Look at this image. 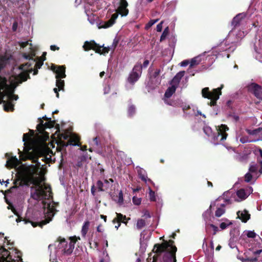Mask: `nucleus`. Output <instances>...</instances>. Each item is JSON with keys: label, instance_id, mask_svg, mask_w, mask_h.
Wrapping results in <instances>:
<instances>
[{"label": "nucleus", "instance_id": "36", "mask_svg": "<svg viewBox=\"0 0 262 262\" xmlns=\"http://www.w3.org/2000/svg\"><path fill=\"white\" fill-rule=\"evenodd\" d=\"M56 85L59 90L63 91L64 86V80H61L60 78L56 79Z\"/></svg>", "mask_w": 262, "mask_h": 262}, {"label": "nucleus", "instance_id": "27", "mask_svg": "<svg viewBox=\"0 0 262 262\" xmlns=\"http://www.w3.org/2000/svg\"><path fill=\"white\" fill-rule=\"evenodd\" d=\"M185 72L182 71L178 73L172 78L171 81V83L177 85L179 83L182 78L184 76Z\"/></svg>", "mask_w": 262, "mask_h": 262}, {"label": "nucleus", "instance_id": "52", "mask_svg": "<svg viewBox=\"0 0 262 262\" xmlns=\"http://www.w3.org/2000/svg\"><path fill=\"white\" fill-rule=\"evenodd\" d=\"M159 20L158 19H152L150 20L146 25L145 26V28L146 29L150 28L152 25H154L156 23H157Z\"/></svg>", "mask_w": 262, "mask_h": 262}, {"label": "nucleus", "instance_id": "29", "mask_svg": "<svg viewBox=\"0 0 262 262\" xmlns=\"http://www.w3.org/2000/svg\"><path fill=\"white\" fill-rule=\"evenodd\" d=\"M176 90V86L172 85L171 87H169L165 93L164 96L166 98H170Z\"/></svg>", "mask_w": 262, "mask_h": 262}, {"label": "nucleus", "instance_id": "8", "mask_svg": "<svg viewBox=\"0 0 262 262\" xmlns=\"http://www.w3.org/2000/svg\"><path fill=\"white\" fill-rule=\"evenodd\" d=\"M246 14L244 13L237 14L232 19L231 26L233 31L243 25L245 22Z\"/></svg>", "mask_w": 262, "mask_h": 262}, {"label": "nucleus", "instance_id": "13", "mask_svg": "<svg viewBox=\"0 0 262 262\" xmlns=\"http://www.w3.org/2000/svg\"><path fill=\"white\" fill-rule=\"evenodd\" d=\"M83 48L85 51L93 50L96 53H100V45L97 44L94 40L85 41Z\"/></svg>", "mask_w": 262, "mask_h": 262}, {"label": "nucleus", "instance_id": "20", "mask_svg": "<svg viewBox=\"0 0 262 262\" xmlns=\"http://www.w3.org/2000/svg\"><path fill=\"white\" fill-rule=\"evenodd\" d=\"M118 16V14L117 13H114L108 20L103 23L101 25L99 26V29H106L112 26L115 24Z\"/></svg>", "mask_w": 262, "mask_h": 262}, {"label": "nucleus", "instance_id": "1", "mask_svg": "<svg viewBox=\"0 0 262 262\" xmlns=\"http://www.w3.org/2000/svg\"><path fill=\"white\" fill-rule=\"evenodd\" d=\"M32 134L30 135L29 133L24 134L23 135V141L24 142V152H21L19 149H18L19 154L20 160L25 161L27 160H32V162L36 163L38 166H40V163L38 161V157L35 155L34 152L31 145L28 143L30 141L34 134V131L30 130Z\"/></svg>", "mask_w": 262, "mask_h": 262}, {"label": "nucleus", "instance_id": "14", "mask_svg": "<svg viewBox=\"0 0 262 262\" xmlns=\"http://www.w3.org/2000/svg\"><path fill=\"white\" fill-rule=\"evenodd\" d=\"M39 120L40 123L37 125V129L40 133H42L46 128L53 127L56 123L55 120H52L51 118H50V120L45 123H43V121L41 119H39Z\"/></svg>", "mask_w": 262, "mask_h": 262}, {"label": "nucleus", "instance_id": "12", "mask_svg": "<svg viewBox=\"0 0 262 262\" xmlns=\"http://www.w3.org/2000/svg\"><path fill=\"white\" fill-rule=\"evenodd\" d=\"M51 70L56 73V79L59 78H64L66 77V67L65 66H55L52 65L51 66Z\"/></svg>", "mask_w": 262, "mask_h": 262}, {"label": "nucleus", "instance_id": "10", "mask_svg": "<svg viewBox=\"0 0 262 262\" xmlns=\"http://www.w3.org/2000/svg\"><path fill=\"white\" fill-rule=\"evenodd\" d=\"M116 216L113 220L112 222L114 224H116L115 228L118 230L121 225V223H123L127 225L128 221L130 218L127 217L126 215L121 214V213H116Z\"/></svg>", "mask_w": 262, "mask_h": 262}, {"label": "nucleus", "instance_id": "53", "mask_svg": "<svg viewBox=\"0 0 262 262\" xmlns=\"http://www.w3.org/2000/svg\"><path fill=\"white\" fill-rule=\"evenodd\" d=\"M25 0H13V4L17 7H20L24 4Z\"/></svg>", "mask_w": 262, "mask_h": 262}, {"label": "nucleus", "instance_id": "38", "mask_svg": "<svg viewBox=\"0 0 262 262\" xmlns=\"http://www.w3.org/2000/svg\"><path fill=\"white\" fill-rule=\"evenodd\" d=\"M138 174L140 178L144 182L147 181V177L146 174H145L144 170L143 169H141L138 171Z\"/></svg>", "mask_w": 262, "mask_h": 262}, {"label": "nucleus", "instance_id": "55", "mask_svg": "<svg viewBox=\"0 0 262 262\" xmlns=\"http://www.w3.org/2000/svg\"><path fill=\"white\" fill-rule=\"evenodd\" d=\"M258 166L256 165H252L250 166L249 170L250 172L255 173L257 171Z\"/></svg>", "mask_w": 262, "mask_h": 262}, {"label": "nucleus", "instance_id": "40", "mask_svg": "<svg viewBox=\"0 0 262 262\" xmlns=\"http://www.w3.org/2000/svg\"><path fill=\"white\" fill-rule=\"evenodd\" d=\"M165 102L169 105H171V106H174V107H180V104L181 103V102H179L177 101L172 100H165Z\"/></svg>", "mask_w": 262, "mask_h": 262}, {"label": "nucleus", "instance_id": "62", "mask_svg": "<svg viewBox=\"0 0 262 262\" xmlns=\"http://www.w3.org/2000/svg\"><path fill=\"white\" fill-rule=\"evenodd\" d=\"M209 226L211 227L213 230V235H215L216 232L219 231L218 227L213 224H210Z\"/></svg>", "mask_w": 262, "mask_h": 262}, {"label": "nucleus", "instance_id": "48", "mask_svg": "<svg viewBox=\"0 0 262 262\" xmlns=\"http://www.w3.org/2000/svg\"><path fill=\"white\" fill-rule=\"evenodd\" d=\"M258 260L257 257H246L242 259L243 262H255Z\"/></svg>", "mask_w": 262, "mask_h": 262}, {"label": "nucleus", "instance_id": "49", "mask_svg": "<svg viewBox=\"0 0 262 262\" xmlns=\"http://www.w3.org/2000/svg\"><path fill=\"white\" fill-rule=\"evenodd\" d=\"M149 189V199L151 201H156V198L155 196V193L154 191H152L150 188Z\"/></svg>", "mask_w": 262, "mask_h": 262}, {"label": "nucleus", "instance_id": "60", "mask_svg": "<svg viewBox=\"0 0 262 262\" xmlns=\"http://www.w3.org/2000/svg\"><path fill=\"white\" fill-rule=\"evenodd\" d=\"M60 137L64 140H68L70 136L68 133H64L60 134Z\"/></svg>", "mask_w": 262, "mask_h": 262}, {"label": "nucleus", "instance_id": "6", "mask_svg": "<svg viewBox=\"0 0 262 262\" xmlns=\"http://www.w3.org/2000/svg\"><path fill=\"white\" fill-rule=\"evenodd\" d=\"M12 207V211H13V212L15 214H16V215L18 216V217L16 220V222H17V223L20 222L21 221H23L24 222L25 224L31 223L33 227H36L37 226H39L41 228H42L43 227V226H44V225H46L47 224L49 223V222H50V220H47V219H46L45 220L42 221H41L40 222H33V221H31L29 219H27V218H25V219H24L23 220V218L21 217L18 216V214L17 213L16 210H15V209L13 207Z\"/></svg>", "mask_w": 262, "mask_h": 262}, {"label": "nucleus", "instance_id": "7", "mask_svg": "<svg viewBox=\"0 0 262 262\" xmlns=\"http://www.w3.org/2000/svg\"><path fill=\"white\" fill-rule=\"evenodd\" d=\"M174 243L173 241L169 239L168 241H164L161 244H156L155 245L154 248V250L156 248L155 252L158 254H160L162 252L166 251L169 248L172 250V248L175 246L173 245Z\"/></svg>", "mask_w": 262, "mask_h": 262}, {"label": "nucleus", "instance_id": "37", "mask_svg": "<svg viewBox=\"0 0 262 262\" xmlns=\"http://www.w3.org/2000/svg\"><path fill=\"white\" fill-rule=\"evenodd\" d=\"M114 201L117 202L120 205H121L123 203V192L121 190L119 192V194L118 195H116V196L114 199Z\"/></svg>", "mask_w": 262, "mask_h": 262}, {"label": "nucleus", "instance_id": "46", "mask_svg": "<svg viewBox=\"0 0 262 262\" xmlns=\"http://www.w3.org/2000/svg\"><path fill=\"white\" fill-rule=\"evenodd\" d=\"M20 180L21 179H20L19 176H17L16 178L15 179L13 182L14 186H12L11 189L17 188L20 186L19 184H20L19 182H20Z\"/></svg>", "mask_w": 262, "mask_h": 262}, {"label": "nucleus", "instance_id": "2", "mask_svg": "<svg viewBox=\"0 0 262 262\" xmlns=\"http://www.w3.org/2000/svg\"><path fill=\"white\" fill-rule=\"evenodd\" d=\"M224 85L222 84L221 87L214 89L210 92L209 88L206 87L203 88L202 90V96L205 98L210 99L209 105L211 106L216 105V101L219 99L220 96L222 94L221 90L223 88Z\"/></svg>", "mask_w": 262, "mask_h": 262}, {"label": "nucleus", "instance_id": "63", "mask_svg": "<svg viewBox=\"0 0 262 262\" xmlns=\"http://www.w3.org/2000/svg\"><path fill=\"white\" fill-rule=\"evenodd\" d=\"M240 142L242 143H245L249 142L248 137L247 136L242 137L240 138Z\"/></svg>", "mask_w": 262, "mask_h": 262}, {"label": "nucleus", "instance_id": "64", "mask_svg": "<svg viewBox=\"0 0 262 262\" xmlns=\"http://www.w3.org/2000/svg\"><path fill=\"white\" fill-rule=\"evenodd\" d=\"M162 24L163 21H161L160 23L157 25L156 27V30L157 32H161L162 30Z\"/></svg>", "mask_w": 262, "mask_h": 262}, {"label": "nucleus", "instance_id": "61", "mask_svg": "<svg viewBox=\"0 0 262 262\" xmlns=\"http://www.w3.org/2000/svg\"><path fill=\"white\" fill-rule=\"evenodd\" d=\"M119 41L118 39L116 38L114 40L113 44L111 46V49L113 51H114L115 48H116L117 45L118 44Z\"/></svg>", "mask_w": 262, "mask_h": 262}, {"label": "nucleus", "instance_id": "25", "mask_svg": "<svg viewBox=\"0 0 262 262\" xmlns=\"http://www.w3.org/2000/svg\"><path fill=\"white\" fill-rule=\"evenodd\" d=\"M30 77L29 74L27 71L20 73L17 76L16 80L19 83H21L24 81H27L28 79H30Z\"/></svg>", "mask_w": 262, "mask_h": 262}, {"label": "nucleus", "instance_id": "3", "mask_svg": "<svg viewBox=\"0 0 262 262\" xmlns=\"http://www.w3.org/2000/svg\"><path fill=\"white\" fill-rule=\"evenodd\" d=\"M229 129V127L226 124H221L219 126L216 132L212 135V141L214 144H219L226 140L228 136L227 131Z\"/></svg>", "mask_w": 262, "mask_h": 262}, {"label": "nucleus", "instance_id": "50", "mask_svg": "<svg viewBox=\"0 0 262 262\" xmlns=\"http://www.w3.org/2000/svg\"><path fill=\"white\" fill-rule=\"evenodd\" d=\"M180 107L182 108V110L185 114H186V111L190 108V106L188 104H184L183 103L181 102Z\"/></svg>", "mask_w": 262, "mask_h": 262}, {"label": "nucleus", "instance_id": "28", "mask_svg": "<svg viewBox=\"0 0 262 262\" xmlns=\"http://www.w3.org/2000/svg\"><path fill=\"white\" fill-rule=\"evenodd\" d=\"M225 204H222L220 207L216 208L215 212V216L216 217H219L225 213Z\"/></svg>", "mask_w": 262, "mask_h": 262}, {"label": "nucleus", "instance_id": "24", "mask_svg": "<svg viewBox=\"0 0 262 262\" xmlns=\"http://www.w3.org/2000/svg\"><path fill=\"white\" fill-rule=\"evenodd\" d=\"M70 239L71 241L69 244L68 250H66V251H64V252L68 254V255H71L72 253L73 249L75 247V243H76L78 239H80V238L79 237L77 238L76 237V236H75L70 237Z\"/></svg>", "mask_w": 262, "mask_h": 262}, {"label": "nucleus", "instance_id": "21", "mask_svg": "<svg viewBox=\"0 0 262 262\" xmlns=\"http://www.w3.org/2000/svg\"><path fill=\"white\" fill-rule=\"evenodd\" d=\"M80 138L76 135H72L67 142H63V145L68 146V145H79L78 142L79 141Z\"/></svg>", "mask_w": 262, "mask_h": 262}, {"label": "nucleus", "instance_id": "31", "mask_svg": "<svg viewBox=\"0 0 262 262\" xmlns=\"http://www.w3.org/2000/svg\"><path fill=\"white\" fill-rule=\"evenodd\" d=\"M4 110L6 112L13 111L14 104L11 101H7L4 105Z\"/></svg>", "mask_w": 262, "mask_h": 262}, {"label": "nucleus", "instance_id": "57", "mask_svg": "<svg viewBox=\"0 0 262 262\" xmlns=\"http://www.w3.org/2000/svg\"><path fill=\"white\" fill-rule=\"evenodd\" d=\"M232 222H230L228 224H227L226 223H224V222H223L222 223L220 224V227L222 229V230H224L226 228H227V227L230 225H232Z\"/></svg>", "mask_w": 262, "mask_h": 262}, {"label": "nucleus", "instance_id": "43", "mask_svg": "<svg viewBox=\"0 0 262 262\" xmlns=\"http://www.w3.org/2000/svg\"><path fill=\"white\" fill-rule=\"evenodd\" d=\"M37 59L38 60H36V62H35V67L37 69H40L43 63V61L46 59V58L45 57V58L42 59H40L37 58Z\"/></svg>", "mask_w": 262, "mask_h": 262}, {"label": "nucleus", "instance_id": "45", "mask_svg": "<svg viewBox=\"0 0 262 262\" xmlns=\"http://www.w3.org/2000/svg\"><path fill=\"white\" fill-rule=\"evenodd\" d=\"M31 197L35 200H40L41 198L39 196V194L37 191L36 189H35L34 192L31 193Z\"/></svg>", "mask_w": 262, "mask_h": 262}, {"label": "nucleus", "instance_id": "51", "mask_svg": "<svg viewBox=\"0 0 262 262\" xmlns=\"http://www.w3.org/2000/svg\"><path fill=\"white\" fill-rule=\"evenodd\" d=\"M13 90L9 92L8 97L10 100H17L18 98V97L17 95H15L13 94Z\"/></svg>", "mask_w": 262, "mask_h": 262}, {"label": "nucleus", "instance_id": "9", "mask_svg": "<svg viewBox=\"0 0 262 262\" xmlns=\"http://www.w3.org/2000/svg\"><path fill=\"white\" fill-rule=\"evenodd\" d=\"M7 82L5 77L0 75V98L4 99L6 95L8 96L10 87Z\"/></svg>", "mask_w": 262, "mask_h": 262}, {"label": "nucleus", "instance_id": "54", "mask_svg": "<svg viewBox=\"0 0 262 262\" xmlns=\"http://www.w3.org/2000/svg\"><path fill=\"white\" fill-rule=\"evenodd\" d=\"M228 117H231L232 118H233V119L235 121V122H237L239 119V117L238 116L235 115L234 113H230L228 115Z\"/></svg>", "mask_w": 262, "mask_h": 262}, {"label": "nucleus", "instance_id": "47", "mask_svg": "<svg viewBox=\"0 0 262 262\" xmlns=\"http://www.w3.org/2000/svg\"><path fill=\"white\" fill-rule=\"evenodd\" d=\"M204 133L208 137L212 135V129L209 126H205L203 128Z\"/></svg>", "mask_w": 262, "mask_h": 262}, {"label": "nucleus", "instance_id": "15", "mask_svg": "<svg viewBox=\"0 0 262 262\" xmlns=\"http://www.w3.org/2000/svg\"><path fill=\"white\" fill-rule=\"evenodd\" d=\"M177 248L176 246L172 248V250L167 251L164 254L163 260L164 262H172L174 260V256H176Z\"/></svg>", "mask_w": 262, "mask_h": 262}, {"label": "nucleus", "instance_id": "18", "mask_svg": "<svg viewBox=\"0 0 262 262\" xmlns=\"http://www.w3.org/2000/svg\"><path fill=\"white\" fill-rule=\"evenodd\" d=\"M6 157L8 158L6 164V166L7 168H12L16 167L19 164V161L16 156H12L11 158H9V154L7 153Z\"/></svg>", "mask_w": 262, "mask_h": 262}, {"label": "nucleus", "instance_id": "44", "mask_svg": "<svg viewBox=\"0 0 262 262\" xmlns=\"http://www.w3.org/2000/svg\"><path fill=\"white\" fill-rule=\"evenodd\" d=\"M169 33V29L168 27H166L164 31L163 32L161 37H160V41H162L165 39L166 36H167L168 34Z\"/></svg>", "mask_w": 262, "mask_h": 262}, {"label": "nucleus", "instance_id": "4", "mask_svg": "<svg viewBox=\"0 0 262 262\" xmlns=\"http://www.w3.org/2000/svg\"><path fill=\"white\" fill-rule=\"evenodd\" d=\"M20 182L19 186H29L31 184L35 186H39L42 182L41 179L39 177H34V173L32 172L29 175H19Z\"/></svg>", "mask_w": 262, "mask_h": 262}, {"label": "nucleus", "instance_id": "30", "mask_svg": "<svg viewBox=\"0 0 262 262\" xmlns=\"http://www.w3.org/2000/svg\"><path fill=\"white\" fill-rule=\"evenodd\" d=\"M96 186L99 191H104L109 188V186L105 185L103 182L101 180H98L97 182Z\"/></svg>", "mask_w": 262, "mask_h": 262}, {"label": "nucleus", "instance_id": "16", "mask_svg": "<svg viewBox=\"0 0 262 262\" xmlns=\"http://www.w3.org/2000/svg\"><path fill=\"white\" fill-rule=\"evenodd\" d=\"M128 4L126 0H120L119 6L117 9V14L119 13L122 16H126L129 12L127 8Z\"/></svg>", "mask_w": 262, "mask_h": 262}, {"label": "nucleus", "instance_id": "19", "mask_svg": "<svg viewBox=\"0 0 262 262\" xmlns=\"http://www.w3.org/2000/svg\"><path fill=\"white\" fill-rule=\"evenodd\" d=\"M57 242L59 243L57 248L62 249V252L63 254L68 255L67 253L64 252L66 250H68L69 248V244L66 239L61 236H59L57 239Z\"/></svg>", "mask_w": 262, "mask_h": 262}, {"label": "nucleus", "instance_id": "35", "mask_svg": "<svg viewBox=\"0 0 262 262\" xmlns=\"http://www.w3.org/2000/svg\"><path fill=\"white\" fill-rule=\"evenodd\" d=\"M236 195L239 198L242 200L246 199L248 196L245 189L243 188L240 189L237 191Z\"/></svg>", "mask_w": 262, "mask_h": 262}, {"label": "nucleus", "instance_id": "11", "mask_svg": "<svg viewBox=\"0 0 262 262\" xmlns=\"http://www.w3.org/2000/svg\"><path fill=\"white\" fill-rule=\"evenodd\" d=\"M0 262H15L10 255V252L3 246H0Z\"/></svg>", "mask_w": 262, "mask_h": 262}, {"label": "nucleus", "instance_id": "22", "mask_svg": "<svg viewBox=\"0 0 262 262\" xmlns=\"http://www.w3.org/2000/svg\"><path fill=\"white\" fill-rule=\"evenodd\" d=\"M161 73L160 69H156L155 71L150 76V80L155 85H158L161 83V79L159 78V76Z\"/></svg>", "mask_w": 262, "mask_h": 262}, {"label": "nucleus", "instance_id": "39", "mask_svg": "<svg viewBox=\"0 0 262 262\" xmlns=\"http://www.w3.org/2000/svg\"><path fill=\"white\" fill-rule=\"evenodd\" d=\"M110 50H112L111 47H104L103 46H100V53H98L100 54L104 55L106 53H108Z\"/></svg>", "mask_w": 262, "mask_h": 262}, {"label": "nucleus", "instance_id": "41", "mask_svg": "<svg viewBox=\"0 0 262 262\" xmlns=\"http://www.w3.org/2000/svg\"><path fill=\"white\" fill-rule=\"evenodd\" d=\"M199 58L198 57H195L192 58L190 62V68H193L194 66L198 65L200 61L199 60Z\"/></svg>", "mask_w": 262, "mask_h": 262}, {"label": "nucleus", "instance_id": "58", "mask_svg": "<svg viewBox=\"0 0 262 262\" xmlns=\"http://www.w3.org/2000/svg\"><path fill=\"white\" fill-rule=\"evenodd\" d=\"M252 176L250 173H247L245 176V181L246 182H249L251 181Z\"/></svg>", "mask_w": 262, "mask_h": 262}, {"label": "nucleus", "instance_id": "34", "mask_svg": "<svg viewBox=\"0 0 262 262\" xmlns=\"http://www.w3.org/2000/svg\"><path fill=\"white\" fill-rule=\"evenodd\" d=\"M136 113V107L134 105L130 104L128 105L127 108V115L129 117H132Z\"/></svg>", "mask_w": 262, "mask_h": 262}, {"label": "nucleus", "instance_id": "5", "mask_svg": "<svg viewBox=\"0 0 262 262\" xmlns=\"http://www.w3.org/2000/svg\"><path fill=\"white\" fill-rule=\"evenodd\" d=\"M142 72V64L140 63L135 64L127 78V81L131 84H134L139 80Z\"/></svg>", "mask_w": 262, "mask_h": 262}, {"label": "nucleus", "instance_id": "17", "mask_svg": "<svg viewBox=\"0 0 262 262\" xmlns=\"http://www.w3.org/2000/svg\"><path fill=\"white\" fill-rule=\"evenodd\" d=\"M249 90L257 98L262 100V88L260 85L256 83H253L249 86Z\"/></svg>", "mask_w": 262, "mask_h": 262}, {"label": "nucleus", "instance_id": "32", "mask_svg": "<svg viewBox=\"0 0 262 262\" xmlns=\"http://www.w3.org/2000/svg\"><path fill=\"white\" fill-rule=\"evenodd\" d=\"M90 224V223L88 221H85L84 223V224L82 227V229H81V233H82V235L83 236H85V235L86 234V233L89 230Z\"/></svg>", "mask_w": 262, "mask_h": 262}, {"label": "nucleus", "instance_id": "56", "mask_svg": "<svg viewBox=\"0 0 262 262\" xmlns=\"http://www.w3.org/2000/svg\"><path fill=\"white\" fill-rule=\"evenodd\" d=\"M133 202L135 205H139L141 204V200L140 198H138L136 196L133 198Z\"/></svg>", "mask_w": 262, "mask_h": 262}, {"label": "nucleus", "instance_id": "33", "mask_svg": "<svg viewBox=\"0 0 262 262\" xmlns=\"http://www.w3.org/2000/svg\"><path fill=\"white\" fill-rule=\"evenodd\" d=\"M40 185L41 184L39 185V186H36L37 187L36 189L38 191L39 196L41 199L43 198H46L47 195V192L45 191L44 189L42 188V186H41Z\"/></svg>", "mask_w": 262, "mask_h": 262}, {"label": "nucleus", "instance_id": "26", "mask_svg": "<svg viewBox=\"0 0 262 262\" xmlns=\"http://www.w3.org/2000/svg\"><path fill=\"white\" fill-rule=\"evenodd\" d=\"M36 62V59L32 58L31 60H29V61L25 64H21L19 69L21 70L26 71L27 70H29L30 68H32V66L35 64Z\"/></svg>", "mask_w": 262, "mask_h": 262}, {"label": "nucleus", "instance_id": "59", "mask_svg": "<svg viewBox=\"0 0 262 262\" xmlns=\"http://www.w3.org/2000/svg\"><path fill=\"white\" fill-rule=\"evenodd\" d=\"M256 235V234L254 231H249L247 233V236L249 238H255Z\"/></svg>", "mask_w": 262, "mask_h": 262}, {"label": "nucleus", "instance_id": "42", "mask_svg": "<svg viewBox=\"0 0 262 262\" xmlns=\"http://www.w3.org/2000/svg\"><path fill=\"white\" fill-rule=\"evenodd\" d=\"M145 225H146V222L144 220L139 219L137 221V228L138 229H141L145 226Z\"/></svg>", "mask_w": 262, "mask_h": 262}, {"label": "nucleus", "instance_id": "23", "mask_svg": "<svg viewBox=\"0 0 262 262\" xmlns=\"http://www.w3.org/2000/svg\"><path fill=\"white\" fill-rule=\"evenodd\" d=\"M236 214L237 217L243 223H246L250 219L251 215L246 209L243 211H238Z\"/></svg>", "mask_w": 262, "mask_h": 262}]
</instances>
